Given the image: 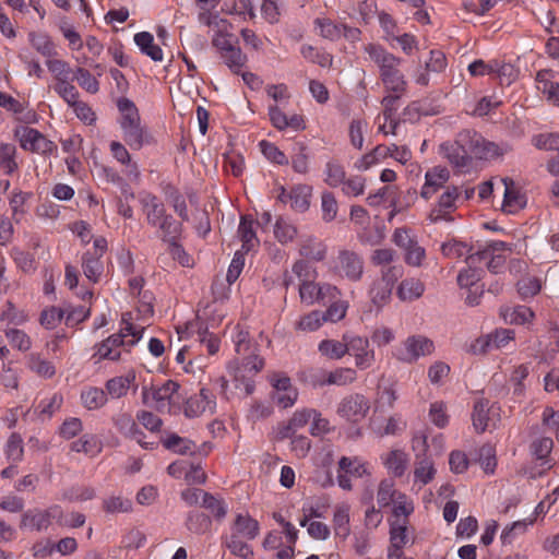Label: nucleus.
Instances as JSON below:
<instances>
[{
    "label": "nucleus",
    "mask_w": 559,
    "mask_h": 559,
    "mask_svg": "<svg viewBox=\"0 0 559 559\" xmlns=\"http://www.w3.org/2000/svg\"><path fill=\"white\" fill-rule=\"evenodd\" d=\"M206 24L209 26L217 27V32L212 38V44L218 50L219 55L235 46L231 40L233 35L227 33V29L230 26L227 20L221 19L215 14L207 17Z\"/></svg>",
    "instance_id": "nucleus-15"
},
{
    "label": "nucleus",
    "mask_w": 559,
    "mask_h": 559,
    "mask_svg": "<svg viewBox=\"0 0 559 559\" xmlns=\"http://www.w3.org/2000/svg\"><path fill=\"white\" fill-rule=\"evenodd\" d=\"M27 321V314L15 308L13 302L8 301L5 309L0 314V329L9 328L10 324L21 325Z\"/></svg>",
    "instance_id": "nucleus-44"
},
{
    "label": "nucleus",
    "mask_w": 559,
    "mask_h": 559,
    "mask_svg": "<svg viewBox=\"0 0 559 559\" xmlns=\"http://www.w3.org/2000/svg\"><path fill=\"white\" fill-rule=\"evenodd\" d=\"M216 407L215 397L212 392L202 388L199 394L190 396L185 404V415L189 418L198 417L204 412L214 413Z\"/></svg>",
    "instance_id": "nucleus-11"
},
{
    "label": "nucleus",
    "mask_w": 559,
    "mask_h": 559,
    "mask_svg": "<svg viewBox=\"0 0 559 559\" xmlns=\"http://www.w3.org/2000/svg\"><path fill=\"white\" fill-rule=\"evenodd\" d=\"M32 197L29 192H23L21 190L14 191L10 198L9 205L12 210L13 219L19 223L21 217L26 213L24 207L26 201Z\"/></svg>",
    "instance_id": "nucleus-63"
},
{
    "label": "nucleus",
    "mask_w": 559,
    "mask_h": 559,
    "mask_svg": "<svg viewBox=\"0 0 559 559\" xmlns=\"http://www.w3.org/2000/svg\"><path fill=\"white\" fill-rule=\"evenodd\" d=\"M20 145L23 150L36 153L43 156H51L58 150L55 142L47 139L37 129L23 127L15 131Z\"/></svg>",
    "instance_id": "nucleus-5"
},
{
    "label": "nucleus",
    "mask_w": 559,
    "mask_h": 559,
    "mask_svg": "<svg viewBox=\"0 0 559 559\" xmlns=\"http://www.w3.org/2000/svg\"><path fill=\"white\" fill-rule=\"evenodd\" d=\"M224 63L235 74H240L241 69L246 66L248 59L247 56L241 51L240 47L233 46L225 52L219 55Z\"/></svg>",
    "instance_id": "nucleus-39"
},
{
    "label": "nucleus",
    "mask_w": 559,
    "mask_h": 559,
    "mask_svg": "<svg viewBox=\"0 0 559 559\" xmlns=\"http://www.w3.org/2000/svg\"><path fill=\"white\" fill-rule=\"evenodd\" d=\"M450 179V173L443 167H433L429 169L425 175V183L420 190V197L425 200L431 199V197L441 189H445V183Z\"/></svg>",
    "instance_id": "nucleus-12"
},
{
    "label": "nucleus",
    "mask_w": 559,
    "mask_h": 559,
    "mask_svg": "<svg viewBox=\"0 0 559 559\" xmlns=\"http://www.w3.org/2000/svg\"><path fill=\"white\" fill-rule=\"evenodd\" d=\"M28 369L44 379H50L56 374V367L50 361L41 357L38 353H32L27 357Z\"/></svg>",
    "instance_id": "nucleus-29"
},
{
    "label": "nucleus",
    "mask_w": 559,
    "mask_h": 559,
    "mask_svg": "<svg viewBox=\"0 0 559 559\" xmlns=\"http://www.w3.org/2000/svg\"><path fill=\"white\" fill-rule=\"evenodd\" d=\"M143 212L146 216L147 224H156V222L164 218L166 215V209L159 199L152 193H144L140 198Z\"/></svg>",
    "instance_id": "nucleus-17"
},
{
    "label": "nucleus",
    "mask_w": 559,
    "mask_h": 559,
    "mask_svg": "<svg viewBox=\"0 0 559 559\" xmlns=\"http://www.w3.org/2000/svg\"><path fill=\"white\" fill-rule=\"evenodd\" d=\"M29 41L32 47L47 59H50L58 53L53 41L46 34L31 33Z\"/></svg>",
    "instance_id": "nucleus-40"
},
{
    "label": "nucleus",
    "mask_w": 559,
    "mask_h": 559,
    "mask_svg": "<svg viewBox=\"0 0 559 559\" xmlns=\"http://www.w3.org/2000/svg\"><path fill=\"white\" fill-rule=\"evenodd\" d=\"M299 253L307 259L322 261L326 255V246L316 238L309 237L302 240Z\"/></svg>",
    "instance_id": "nucleus-37"
},
{
    "label": "nucleus",
    "mask_w": 559,
    "mask_h": 559,
    "mask_svg": "<svg viewBox=\"0 0 559 559\" xmlns=\"http://www.w3.org/2000/svg\"><path fill=\"white\" fill-rule=\"evenodd\" d=\"M79 85L85 90L87 93L96 94L99 91V82L98 80L90 73L85 68H76L73 72Z\"/></svg>",
    "instance_id": "nucleus-59"
},
{
    "label": "nucleus",
    "mask_w": 559,
    "mask_h": 559,
    "mask_svg": "<svg viewBox=\"0 0 559 559\" xmlns=\"http://www.w3.org/2000/svg\"><path fill=\"white\" fill-rule=\"evenodd\" d=\"M118 431L128 437H135L139 432L138 425L133 417L128 413H120L112 418Z\"/></svg>",
    "instance_id": "nucleus-62"
},
{
    "label": "nucleus",
    "mask_w": 559,
    "mask_h": 559,
    "mask_svg": "<svg viewBox=\"0 0 559 559\" xmlns=\"http://www.w3.org/2000/svg\"><path fill=\"white\" fill-rule=\"evenodd\" d=\"M436 475V468L431 460L424 457L416 462L414 469L415 481L427 485Z\"/></svg>",
    "instance_id": "nucleus-54"
},
{
    "label": "nucleus",
    "mask_w": 559,
    "mask_h": 559,
    "mask_svg": "<svg viewBox=\"0 0 559 559\" xmlns=\"http://www.w3.org/2000/svg\"><path fill=\"white\" fill-rule=\"evenodd\" d=\"M392 242L404 252L407 265L420 267L426 260V249L421 247L417 237L407 227L396 228L392 235Z\"/></svg>",
    "instance_id": "nucleus-2"
},
{
    "label": "nucleus",
    "mask_w": 559,
    "mask_h": 559,
    "mask_svg": "<svg viewBox=\"0 0 559 559\" xmlns=\"http://www.w3.org/2000/svg\"><path fill=\"white\" fill-rule=\"evenodd\" d=\"M504 186V195L502 209L507 213H514L525 205L524 197L515 189L514 182L510 178H502Z\"/></svg>",
    "instance_id": "nucleus-21"
},
{
    "label": "nucleus",
    "mask_w": 559,
    "mask_h": 559,
    "mask_svg": "<svg viewBox=\"0 0 559 559\" xmlns=\"http://www.w3.org/2000/svg\"><path fill=\"white\" fill-rule=\"evenodd\" d=\"M319 353L332 360H338L348 353L345 341L322 340L318 345Z\"/></svg>",
    "instance_id": "nucleus-36"
},
{
    "label": "nucleus",
    "mask_w": 559,
    "mask_h": 559,
    "mask_svg": "<svg viewBox=\"0 0 559 559\" xmlns=\"http://www.w3.org/2000/svg\"><path fill=\"white\" fill-rule=\"evenodd\" d=\"M365 51L370 59L378 64L380 69V78L389 93H405L407 82L403 73L399 70L401 59L393 53L388 52L382 46L368 44Z\"/></svg>",
    "instance_id": "nucleus-1"
},
{
    "label": "nucleus",
    "mask_w": 559,
    "mask_h": 559,
    "mask_svg": "<svg viewBox=\"0 0 559 559\" xmlns=\"http://www.w3.org/2000/svg\"><path fill=\"white\" fill-rule=\"evenodd\" d=\"M201 507L210 511L217 521L223 520L227 514L225 501L207 491L203 493Z\"/></svg>",
    "instance_id": "nucleus-46"
},
{
    "label": "nucleus",
    "mask_w": 559,
    "mask_h": 559,
    "mask_svg": "<svg viewBox=\"0 0 559 559\" xmlns=\"http://www.w3.org/2000/svg\"><path fill=\"white\" fill-rule=\"evenodd\" d=\"M180 385L173 380H167L162 386L147 389L144 386L142 389V400L146 405H152V402L164 406L165 402L170 401L173 395L178 392Z\"/></svg>",
    "instance_id": "nucleus-13"
},
{
    "label": "nucleus",
    "mask_w": 559,
    "mask_h": 559,
    "mask_svg": "<svg viewBox=\"0 0 559 559\" xmlns=\"http://www.w3.org/2000/svg\"><path fill=\"white\" fill-rule=\"evenodd\" d=\"M456 141L461 150L466 151L468 155V163L472 165L473 158H475V152L477 147V141H480V134L474 130H462L456 134Z\"/></svg>",
    "instance_id": "nucleus-41"
},
{
    "label": "nucleus",
    "mask_w": 559,
    "mask_h": 559,
    "mask_svg": "<svg viewBox=\"0 0 559 559\" xmlns=\"http://www.w3.org/2000/svg\"><path fill=\"white\" fill-rule=\"evenodd\" d=\"M120 127L123 132L124 142L132 150H140L145 143V132L140 123V117H128L121 119Z\"/></svg>",
    "instance_id": "nucleus-14"
},
{
    "label": "nucleus",
    "mask_w": 559,
    "mask_h": 559,
    "mask_svg": "<svg viewBox=\"0 0 559 559\" xmlns=\"http://www.w3.org/2000/svg\"><path fill=\"white\" fill-rule=\"evenodd\" d=\"M187 528L195 534H204L212 525L211 518L202 512H190L186 522Z\"/></svg>",
    "instance_id": "nucleus-53"
},
{
    "label": "nucleus",
    "mask_w": 559,
    "mask_h": 559,
    "mask_svg": "<svg viewBox=\"0 0 559 559\" xmlns=\"http://www.w3.org/2000/svg\"><path fill=\"white\" fill-rule=\"evenodd\" d=\"M224 545L230 550L234 556L241 559H248L253 556V550L250 545L240 540L237 534H230L225 538Z\"/></svg>",
    "instance_id": "nucleus-55"
},
{
    "label": "nucleus",
    "mask_w": 559,
    "mask_h": 559,
    "mask_svg": "<svg viewBox=\"0 0 559 559\" xmlns=\"http://www.w3.org/2000/svg\"><path fill=\"white\" fill-rule=\"evenodd\" d=\"M322 219L330 223L335 219L338 211V204L334 194L330 191H323L321 194Z\"/></svg>",
    "instance_id": "nucleus-61"
},
{
    "label": "nucleus",
    "mask_w": 559,
    "mask_h": 559,
    "mask_svg": "<svg viewBox=\"0 0 559 559\" xmlns=\"http://www.w3.org/2000/svg\"><path fill=\"white\" fill-rule=\"evenodd\" d=\"M408 520H394L390 527V545L404 548L411 540Z\"/></svg>",
    "instance_id": "nucleus-38"
},
{
    "label": "nucleus",
    "mask_w": 559,
    "mask_h": 559,
    "mask_svg": "<svg viewBox=\"0 0 559 559\" xmlns=\"http://www.w3.org/2000/svg\"><path fill=\"white\" fill-rule=\"evenodd\" d=\"M324 182L331 188L342 186L346 179V171L343 165L336 160H330L324 168Z\"/></svg>",
    "instance_id": "nucleus-43"
},
{
    "label": "nucleus",
    "mask_w": 559,
    "mask_h": 559,
    "mask_svg": "<svg viewBox=\"0 0 559 559\" xmlns=\"http://www.w3.org/2000/svg\"><path fill=\"white\" fill-rule=\"evenodd\" d=\"M63 511L59 506H51L45 510L31 509L23 513L21 519V528H29L31 531H45L53 521L63 525Z\"/></svg>",
    "instance_id": "nucleus-4"
},
{
    "label": "nucleus",
    "mask_w": 559,
    "mask_h": 559,
    "mask_svg": "<svg viewBox=\"0 0 559 559\" xmlns=\"http://www.w3.org/2000/svg\"><path fill=\"white\" fill-rule=\"evenodd\" d=\"M349 511L350 507L347 503H341L335 507L333 515V526L335 534L342 538H346L349 533Z\"/></svg>",
    "instance_id": "nucleus-34"
},
{
    "label": "nucleus",
    "mask_w": 559,
    "mask_h": 559,
    "mask_svg": "<svg viewBox=\"0 0 559 559\" xmlns=\"http://www.w3.org/2000/svg\"><path fill=\"white\" fill-rule=\"evenodd\" d=\"M134 43L141 52L150 57L153 61L163 60L162 48L154 43V37L150 32H140L134 35Z\"/></svg>",
    "instance_id": "nucleus-25"
},
{
    "label": "nucleus",
    "mask_w": 559,
    "mask_h": 559,
    "mask_svg": "<svg viewBox=\"0 0 559 559\" xmlns=\"http://www.w3.org/2000/svg\"><path fill=\"white\" fill-rule=\"evenodd\" d=\"M425 284L415 277L403 280L397 286L396 295L402 301H413L425 293Z\"/></svg>",
    "instance_id": "nucleus-22"
},
{
    "label": "nucleus",
    "mask_w": 559,
    "mask_h": 559,
    "mask_svg": "<svg viewBox=\"0 0 559 559\" xmlns=\"http://www.w3.org/2000/svg\"><path fill=\"white\" fill-rule=\"evenodd\" d=\"M234 528L235 532L233 534H237L238 537L241 535L249 540L254 539L260 532L258 521L248 514H238L234 523Z\"/></svg>",
    "instance_id": "nucleus-30"
},
{
    "label": "nucleus",
    "mask_w": 559,
    "mask_h": 559,
    "mask_svg": "<svg viewBox=\"0 0 559 559\" xmlns=\"http://www.w3.org/2000/svg\"><path fill=\"white\" fill-rule=\"evenodd\" d=\"M357 378L356 370L353 368H337L333 371L326 372L321 379L316 381V384L323 385H347L353 383Z\"/></svg>",
    "instance_id": "nucleus-20"
},
{
    "label": "nucleus",
    "mask_w": 559,
    "mask_h": 559,
    "mask_svg": "<svg viewBox=\"0 0 559 559\" xmlns=\"http://www.w3.org/2000/svg\"><path fill=\"white\" fill-rule=\"evenodd\" d=\"M82 269L88 281L98 283L104 273L102 258H99V255H93L90 251L85 252L82 257Z\"/></svg>",
    "instance_id": "nucleus-28"
},
{
    "label": "nucleus",
    "mask_w": 559,
    "mask_h": 559,
    "mask_svg": "<svg viewBox=\"0 0 559 559\" xmlns=\"http://www.w3.org/2000/svg\"><path fill=\"white\" fill-rule=\"evenodd\" d=\"M475 158L477 159H492L500 157L510 151L509 145H499L495 142L485 140L480 135V141H477Z\"/></svg>",
    "instance_id": "nucleus-31"
},
{
    "label": "nucleus",
    "mask_w": 559,
    "mask_h": 559,
    "mask_svg": "<svg viewBox=\"0 0 559 559\" xmlns=\"http://www.w3.org/2000/svg\"><path fill=\"white\" fill-rule=\"evenodd\" d=\"M440 152L453 167L460 170H463L471 166V164L468 163V155H466V151L461 150L456 139L453 142L442 143L440 145Z\"/></svg>",
    "instance_id": "nucleus-19"
},
{
    "label": "nucleus",
    "mask_w": 559,
    "mask_h": 559,
    "mask_svg": "<svg viewBox=\"0 0 559 559\" xmlns=\"http://www.w3.org/2000/svg\"><path fill=\"white\" fill-rule=\"evenodd\" d=\"M2 331L12 347L21 352H26L31 348V337L24 331L14 328H3Z\"/></svg>",
    "instance_id": "nucleus-51"
},
{
    "label": "nucleus",
    "mask_w": 559,
    "mask_h": 559,
    "mask_svg": "<svg viewBox=\"0 0 559 559\" xmlns=\"http://www.w3.org/2000/svg\"><path fill=\"white\" fill-rule=\"evenodd\" d=\"M335 269L337 273L352 281L358 282L364 274V260L360 254L352 250H341L337 255Z\"/></svg>",
    "instance_id": "nucleus-9"
},
{
    "label": "nucleus",
    "mask_w": 559,
    "mask_h": 559,
    "mask_svg": "<svg viewBox=\"0 0 559 559\" xmlns=\"http://www.w3.org/2000/svg\"><path fill=\"white\" fill-rule=\"evenodd\" d=\"M311 193L312 189L307 185H298L292 188L287 194L290 207L296 212H306L310 206Z\"/></svg>",
    "instance_id": "nucleus-27"
},
{
    "label": "nucleus",
    "mask_w": 559,
    "mask_h": 559,
    "mask_svg": "<svg viewBox=\"0 0 559 559\" xmlns=\"http://www.w3.org/2000/svg\"><path fill=\"white\" fill-rule=\"evenodd\" d=\"M255 222L249 215H242L238 226V237L241 240V249L245 252H249L259 246L260 241L254 230Z\"/></svg>",
    "instance_id": "nucleus-18"
},
{
    "label": "nucleus",
    "mask_w": 559,
    "mask_h": 559,
    "mask_svg": "<svg viewBox=\"0 0 559 559\" xmlns=\"http://www.w3.org/2000/svg\"><path fill=\"white\" fill-rule=\"evenodd\" d=\"M323 323L324 320L322 312L319 310H313L300 317V319L295 322L294 329L295 331L299 332H314L319 330Z\"/></svg>",
    "instance_id": "nucleus-45"
},
{
    "label": "nucleus",
    "mask_w": 559,
    "mask_h": 559,
    "mask_svg": "<svg viewBox=\"0 0 559 559\" xmlns=\"http://www.w3.org/2000/svg\"><path fill=\"white\" fill-rule=\"evenodd\" d=\"M502 317L507 323L524 324L534 317V312L526 306H516L503 310Z\"/></svg>",
    "instance_id": "nucleus-50"
},
{
    "label": "nucleus",
    "mask_w": 559,
    "mask_h": 559,
    "mask_svg": "<svg viewBox=\"0 0 559 559\" xmlns=\"http://www.w3.org/2000/svg\"><path fill=\"white\" fill-rule=\"evenodd\" d=\"M490 71L498 80L500 85L509 86L519 76V70L511 63L493 60L490 62Z\"/></svg>",
    "instance_id": "nucleus-32"
},
{
    "label": "nucleus",
    "mask_w": 559,
    "mask_h": 559,
    "mask_svg": "<svg viewBox=\"0 0 559 559\" xmlns=\"http://www.w3.org/2000/svg\"><path fill=\"white\" fill-rule=\"evenodd\" d=\"M151 226L157 228L160 233V239L165 243L174 239H179L182 234V224L176 221L170 214Z\"/></svg>",
    "instance_id": "nucleus-24"
},
{
    "label": "nucleus",
    "mask_w": 559,
    "mask_h": 559,
    "mask_svg": "<svg viewBox=\"0 0 559 559\" xmlns=\"http://www.w3.org/2000/svg\"><path fill=\"white\" fill-rule=\"evenodd\" d=\"M103 509L107 513H127L132 510V501L121 496H111L103 500Z\"/></svg>",
    "instance_id": "nucleus-60"
},
{
    "label": "nucleus",
    "mask_w": 559,
    "mask_h": 559,
    "mask_svg": "<svg viewBox=\"0 0 559 559\" xmlns=\"http://www.w3.org/2000/svg\"><path fill=\"white\" fill-rule=\"evenodd\" d=\"M107 396L111 399H121L127 395L128 391L133 388L135 392L138 385L135 384V373L130 370L124 376L114 377L105 383Z\"/></svg>",
    "instance_id": "nucleus-16"
},
{
    "label": "nucleus",
    "mask_w": 559,
    "mask_h": 559,
    "mask_svg": "<svg viewBox=\"0 0 559 559\" xmlns=\"http://www.w3.org/2000/svg\"><path fill=\"white\" fill-rule=\"evenodd\" d=\"M46 66L50 73L56 79V83H66L71 80V74L74 71L70 68L69 63L61 59H47Z\"/></svg>",
    "instance_id": "nucleus-48"
},
{
    "label": "nucleus",
    "mask_w": 559,
    "mask_h": 559,
    "mask_svg": "<svg viewBox=\"0 0 559 559\" xmlns=\"http://www.w3.org/2000/svg\"><path fill=\"white\" fill-rule=\"evenodd\" d=\"M533 145L538 150L558 151L559 155V134L558 133H540L532 139Z\"/></svg>",
    "instance_id": "nucleus-64"
},
{
    "label": "nucleus",
    "mask_w": 559,
    "mask_h": 559,
    "mask_svg": "<svg viewBox=\"0 0 559 559\" xmlns=\"http://www.w3.org/2000/svg\"><path fill=\"white\" fill-rule=\"evenodd\" d=\"M392 290L388 284H384L383 282H380L379 280H376L369 289V297L371 302L378 308H382L384 305H386L392 295Z\"/></svg>",
    "instance_id": "nucleus-47"
},
{
    "label": "nucleus",
    "mask_w": 559,
    "mask_h": 559,
    "mask_svg": "<svg viewBox=\"0 0 559 559\" xmlns=\"http://www.w3.org/2000/svg\"><path fill=\"white\" fill-rule=\"evenodd\" d=\"M274 236L281 243H287L296 238L297 228L288 219L278 217L274 226Z\"/></svg>",
    "instance_id": "nucleus-52"
},
{
    "label": "nucleus",
    "mask_w": 559,
    "mask_h": 559,
    "mask_svg": "<svg viewBox=\"0 0 559 559\" xmlns=\"http://www.w3.org/2000/svg\"><path fill=\"white\" fill-rule=\"evenodd\" d=\"M554 448V441L549 437H538L534 439L530 444V453L531 455L540 461V466H546V469H550L552 467L549 463V455Z\"/></svg>",
    "instance_id": "nucleus-23"
},
{
    "label": "nucleus",
    "mask_w": 559,
    "mask_h": 559,
    "mask_svg": "<svg viewBox=\"0 0 559 559\" xmlns=\"http://www.w3.org/2000/svg\"><path fill=\"white\" fill-rule=\"evenodd\" d=\"M81 403L88 411H96L106 405L108 397L105 390L97 386H87L81 391Z\"/></svg>",
    "instance_id": "nucleus-26"
},
{
    "label": "nucleus",
    "mask_w": 559,
    "mask_h": 559,
    "mask_svg": "<svg viewBox=\"0 0 559 559\" xmlns=\"http://www.w3.org/2000/svg\"><path fill=\"white\" fill-rule=\"evenodd\" d=\"M472 421L477 433H483L487 429L489 423V401L479 399L475 402Z\"/></svg>",
    "instance_id": "nucleus-35"
},
{
    "label": "nucleus",
    "mask_w": 559,
    "mask_h": 559,
    "mask_svg": "<svg viewBox=\"0 0 559 559\" xmlns=\"http://www.w3.org/2000/svg\"><path fill=\"white\" fill-rule=\"evenodd\" d=\"M370 409L368 399L360 393H352L341 400L336 413L350 423L362 420Z\"/></svg>",
    "instance_id": "nucleus-7"
},
{
    "label": "nucleus",
    "mask_w": 559,
    "mask_h": 559,
    "mask_svg": "<svg viewBox=\"0 0 559 559\" xmlns=\"http://www.w3.org/2000/svg\"><path fill=\"white\" fill-rule=\"evenodd\" d=\"M236 353L240 356H246L255 352H259V346L253 342L246 330H238L235 338Z\"/></svg>",
    "instance_id": "nucleus-58"
},
{
    "label": "nucleus",
    "mask_w": 559,
    "mask_h": 559,
    "mask_svg": "<svg viewBox=\"0 0 559 559\" xmlns=\"http://www.w3.org/2000/svg\"><path fill=\"white\" fill-rule=\"evenodd\" d=\"M343 341L346 342L348 353L355 357V365L358 369L365 370L370 368L374 360V350L370 348L369 340L352 333H344Z\"/></svg>",
    "instance_id": "nucleus-6"
},
{
    "label": "nucleus",
    "mask_w": 559,
    "mask_h": 559,
    "mask_svg": "<svg viewBox=\"0 0 559 559\" xmlns=\"http://www.w3.org/2000/svg\"><path fill=\"white\" fill-rule=\"evenodd\" d=\"M71 450L88 456H95L102 451V442L95 435L85 433L71 443Z\"/></svg>",
    "instance_id": "nucleus-33"
},
{
    "label": "nucleus",
    "mask_w": 559,
    "mask_h": 559,
    "mask_svg": "<svg viewBox=\"0 0 559 559\" xmlns=\"http://www.w3.org/2000/svg\"><path fill=\"white\" fill-rule=\"evenodd\" d=\"M110 152L117 162L128 166V176L139 178L140 171L136 163H131L128 150L120 142L112 141L110 143Z\"/></svg>",
    "instance_id": "nucleus-42"
},
{
    "label": "nucleus",
    "mask_w": 559,
    "mask_h": 559,
    "mask_svg": "<svg viewBox=\"0 0 559 559\" xmlns=\"http://www.w3.org/2000/svg\"><path fill=\"white\" fill-rule=\"evenodd\" d=\"M514 340V331L510 329L496 330L493 333L478 338L472 345L474 354H483L491 349H499L507 346Z\"/></svg>",
    "instance_id": "nucleus-10"
},
{
    "label": "nucleus",
    "mask_w": 559,
    "mask_h": 559,
    "mask_svg": "<svg viewBox=\"0 0 559 559\" xmlns=\"http://www.w3.org/2000/svg\"><path fill=\"white\" fill-rule=\"evenodd\" d=\"M164 447L168 450H171L178 454L186 455L188 453L192 454L195 449V443L189 439L181 438L176 433L167 437L164 442Z\"/></svg>",
    "instance_id": "nucleus-49"
},
{
    "label": "nucleus",
    "mask_w": 559,
    "mask_h": 559,
    "mask_svg": "<svg viewBox=\"0 0 559 559\" xmlns=\"http://www.w3.org/2000/svg\"><path fill=\"white\" fill-rule=\"evenodd\" d=\"M319 284L312 280H304L299 284V297L301 302L311 306L317 301H321Z\"/></svg>",
    "instance_id": "nucleus-56"
},
{
    "label": "nucleus",
    "mask_w": 559,
    "mask_h": 559,
    "mask_svg": "<svg viewBox=\"0 0 559 559\" xmlns=\"http://www.w3.org/2000/svg\"><path fill=\"white\" fill-rule=\"evenodd\" d=\"M461 191L456 186H447L444 191L439 195L437 202L432 205L427 219L431 224L440 222L452 223L454 221L453 213L457 209V200L460 199Z\"/></svg>",
    "instance_id": "nucleus-3"
},
{
    "label": "nucleus",
    "mask_w": 559,
    "mask_h": 559,
    "mask_svg": "<svg viewBox=\"0 0 559 559\" xmlns=\"http://www.w3.org/2000/svg\"><path fill=\"white\" fill-rule=\"evenodd\" d=\"M385 466L396 477H401L406 471L407 459L403 451L393 450L385 459Z\"/></svg>",
    "instance_id": "nucleus-57"
},
{
    "label": "nucleus",
    "mask_w": 559,
    "mask_h": 559,
    "mask_svg": "<svg viewBox=\"0 0 559 559\" xmlns=\"http://www.w3.org/2000/svg\"><path fill=\"white\" fill-rule=\"evenodd\" d=\"M435 350L433 342L424 335H412L403 342V348L396 357L404 362H415L420 357L431 355Z\"/></svg>",
    "instance_id": "nucleus-8"
}]
</instances>
